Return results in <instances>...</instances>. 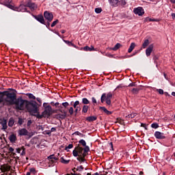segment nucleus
Listing matches in <instances>:
<instances>
[{"instance_id": "58836bf2", "label": "nucleus", "mask_w": 175, "mask_h": 175, "mask_svg": "<svg viewBox=\"0 0 175 175\" xmlns=\"http://www.w3.org/2000/svg\"><path fill=\"white\" fill-rule=\"evenodd\" d=\"M68 113L70 116H73V113H75V109H73V107H70L68 109Z\"/></svg>"}, {"instance_id": "5fc2aeb1", "label": "nucleus", "mask_w": 175, "mask_h": 175, "mask_svg": "<svg viewBox=\"0 0 175 175\" xmlns=\"http://www.w3.org/2000/svg\"><path fill=\"white\" fill-rule=\"evenodd\" d=\"M129 87H136V83H131L129 85Z\"/></svg>"}, {"instance_id": "13d9d810", "label": "nucleus", "mask_w": 175, "mask_h": 175, "mask_svg": "<svg viewBox=\"0 0 175 175\" xmlns=\"http://www.w3.org/2000/svg\"><path fill=\"white\" fill-rule=\"evenodd\" d=\"M141 126H142L143 128H145V129L147 131V126L146 125V124L142 123Z\"/></svg>"}, {"instance_id": "f03ea898", "label": "nucleus", "mask_w": 175, "mask_h": 175, "mask_svg": "<svg viewBox=\"0 0 175 175\" xmlns=\"http://www.w3.org/2000/svg\"><path fill=\"white\" fill-rule=\"evenodd\" d=\"M26 109L27 111L31 115L35 116L39 110V107H38V103L35 100L28 101L26 104Z\"/></svg>"}, {"instance_id": "8fccbe9b", "label": "nucleus", "mask_w": 175, "mask_h": 175, "mask_svg": "<svg viewBox=\"0 0 175 175\" xmlns=\"http://www.w3.org/2000/svg\"><path fill=\"white\" fill-rule=\"evenodd\" d=\"M92 102L94 105H96L97 102H96V98H95V97H92Z\"/></svg>"}, {"instance_id": "7ed1b4c3", "label": "nucleus", "mask_w": 175, "mask_h": 175, "mask_svg": "<svg viewBox=\"0 0 175 175\" xmlns=\"http://www.w3.org/2000/svg\"><path fill=\"white\" fill-rule=\"evenodd\" d=\"M111 98H113V93L111 92H109L107 94L106 93L103 94L100 98L101 103H104L105 100L107 105H111Z\"/></svg>"}, {"instance_id": "37998d69", "label": "nucleus", "mask_w": 175, "mask_h": 175, "mask_svg": "<svg viewBox=\"0 0 175 175\" xmlns=\"http://www.w3.org/2000/svg\"><path fill=\"white\" fill-rule=\"evenodd\" d=\"M84 147L85 148H83V152H85V154H86V152H88V151H90V147L87 145Z\"/></svg>"}, {"instance_id": "de8ad7c7", "label": "nucleus", "mask_w": 175, "mask_h": 175, "mask_svg": "<svg viewBox=\"0 0 175 175\" xmlns=\"http://www.w3.org/2000/svg\"><path fill=\"white\" fill-rule=\"evenodd\" d=\"M62 106H64V107H68V106H69V103L68 102H65V103H62Z\"/></svg>"}, {"instance_id": "4be33fe9", "label": "nucleus", "mask_w": 175, "mask_h": 175, "mask_svg": "<svg viewBox=\"0 0 175 175\" xmlns=\"http://www.w3.org/2000/svg\"><path fill=\"white\" fill-rule=\"evenodd\" d=\"M49 159L51 162V163H54L55 161H58V159L54 156V154L50 155L49 157Z\"/></svg>"}, {"instance_id": "412c9836", "label": "nucleus", "mask_w": 175, "mask_h": 175, "mask_svg": "<svg viewBox=\"0 0 175 175\" xmlns=\"http://www.w3.org/2000/svg\"><path fill=\"white\" fill-rule=\"evenodd\" d=\"M100 110H103V111L104 113H105V114H107V116H110L111 114H113V111H110L109 110H107V109H106V107H100Z\"/></svg>"}, {"instance_id": "4d7b16f0", "label": "nucleus", "mask_w": 175, "mask_h": 175, "mask_svg": "<svg viewBox=\"0 0 175 175\" xmlns=\"http://www.w3.org/2000/svg\"><path fill=\"white\" fill-rule=\"evenodd\" d=\"M23 119H19L18 124H19V125H23Z\"/></svg>"}, {"instance_id": "dca6fc26", "label": "nucleus", "mask_w": 175, "mask_h": 175, "mask_svg": "<svg viewBox=\"0 0 175 175\" xmlns=\"http://www.w3.org/2000/svg\"><path fill=\"white\" fill-rule=\"evenodd\" d=\"M0 170L2 172V173H5V172H9V170H10V166L4 164L1 166Z\"/></svg>"}, {"instance_id": "f8f14e48", "label": "nucleus", "mask_w": 175, "mask_h": 175, "mask_svg": "<svg viewBox=\"0 0 175 175\" xmlns=\"http://www.w3.org/2000/svg\"><path fill=\"white\" fill-rule=\"evenodd\" d=\"M152 50H154V45L150 44L146 50V57H150L151 55V53H152Z\"/></svg>"}, {"instance_id": "79ce46f5", "label": "nucleus", "mask_w": 175, "mask_h": 175, "mask_svg": "<svg viewBox=\"0 0 175 175\" xmlns=\"http://www.w3.org/2000/svg\"><path fill=\"white\" fill-rule=\"evenodd\" d=\"M27 96H28V98L29 99H36V97L35 96H33V94L29 93L27 94Z\"/></svg>"}, {"instance_id": "2f4dec72", "label": "nucleus", "mask_w": 175, "mask_h": 175, "mask_svg": "<svg viewBox=\"0 0 175 175\" xmlns=\"http://www.w3.org/2000/svg\"><path fill=\"white\" fill-rule=\"evenodd\" d=\"M70 162V160H65L64 157H61V163H64V165H68Z\"/></svg>"}, {"instance_id": "69168bd1", "label": "nucleus", "mask_w": 175, "mask_h": 175, "mask_svg": "<svg viewBox=\"0 0 175 175\" xmlns=\"http://www.w3.org/2000/svg\"><path fill=\"white\" fill-rule=\"evenodd\" d=\"M171 16H172V18H175V14L174 13H172V14H171Z\"/></svg>"}, {"instance_id": "72a5a7b5", "label": "nucleus", "mask_w": 175, "mask_h": 175, "mask_svg": "<svg viewBox=\"0 0 175 175\" xmlns=\"http://www.w3.org/2000/svg\"><path fill=\"white\" fill-rule=\"evenodd\" d=\"M74 135H77V136H81V137H85V135H84L79 131H75L74 133Z\"/></svg>"}, {"instance_id": "09e8293b", "label": "nucleus", "mask_w": 175, "mask_h": 175, "mask_svg": "<svg viewBox=\"0 0 175 175\" xmlns=\"http://www.w3.org/2000/svg\"><path fill=\"white\" fill-rule=\"evenodd\" d=\"M157 91L160 94V95H163V90L162 89H157Z\"/></svg>"}, {"instance_id": "bb28decb", "label": "nucleus", "mask_w": 175, "mask_h": 175, "mask_svg": "<svg viewBox=\"0 0 175 175\" xmlns=\"http://www.w3.org/2000/svg\"><path fill=\"white\" fill-rule=\"evenodd\" d=\"M148 21H155V22L157 23L158 21H159V20L155 19V18H151L146 17V18L144 19V23H148Z\"/></svg>"}, {"instance_id": "a18cd8bd", "label": "nucleus", "mask_w": 175, "mask_h": 175, "mask_svg": "<svg viewBox=\"0 0 175 175\" xmlns=\"http://www.w3.org/2000/svg\"><path fill=\"white\" fill-rule=\"evenodd\" d=\"M152 128H154V129H157V128L159 127V125L158 123H153L151 124Z\"/></svg>"}, {"instance_id": "5701e85b", "label": "nucleus", "mask_w": 175, "mask_h": 175, "mask_svg": "<svg viewBox=\"0 0 175 175\" xmlns=\"http://www.w3.org/2000/svg\"><path fill=\"white\" fill-rule=\"evenodd\" d=\"M135 47H136V44L135 42H132L128 49V53H131V51H133L135 49Z\"/></svg>"}, {"instance_id": "ddd939ff", "label": "nucleus", "mask_w": 175, "mask_h": 175, "mask_svg": "<svg viewBox=\"0 0 175 175\" xmlns=\"http://www.w3.org/2000/svg\"><path fill=\"white\" fill-rule=\"evenodd\" d=\"M60 111L62 113H58L57 115V118H60V120H65V118H66V116H67L68 113L66 112V111H63V110H60Z\"/></svg>"}, {"instance_id": "f257e3e1", "label": "nucleus", "mask_w": 175, "mask_h": 175, "mask_svg": "<svg viewBox=\"0 0 175 175\" xmlns=\"http://www.w3.org/2000/svg\"><path fill=\"white\" fill-rule=\"evenodd\" d=\"M4 102L8 105H14L16 110H25L27 100L23 99V97L17 98V91L14 89L9 88L8 90L3 92Z\"/></svg>"}, {"instance_id": "c9c22d12", "label": "nucleus", "mask_w": 175, "mask_h": 175, "mask_svg": "<svg viewBox=\"0 0 175 175\" xmlns=\"http://www.w3.org/2000/svg\"><path fill=\"white\" fill-rule=\"evenodd\" d=\"M139 91H140V89L139 88H133L131 90L132 94H139Z\"/></svg>"}, {"instance_id": "680f3d73", "label": "nucleus", "mask_w": 175, "mask_h": 175, "mask_svg": "<svg viewBox=\"0 0 175 175\" xmlns=\"http://www.w3.org/2000/svg\"><path fill=\"white\" fill-rule=\"evenodd\" d=\"M7 6L10 8V9H14V6L12 5L11 4H8L7 5Z\"/></svg>"}, {"instance_id": "f3484780", "label": "nucleus", "mask_w": 175, "mask_h": 175, "mask_svg": "<svg viewBox=\"0 0 175 175\" xmlns=\"http://www.w3.org/2000/svg\"><path fill=\"white\" fill-rule=\"evenodd\" d=\"M8 139L10 143H16L17 140V135H16V134H12L9 136Z\"/></svg>"}, {"instance_id": "774afa93", "label": "nucleus", "mask_w": 175, "mask_h": 175, "mask_svg": "<svg viewBox=\"0 0 175 175\" xmlns=\"http://www.w3.org/2000/svg\"><path fill=\"white\" fill-rule=\"evenodd\" d=\"M25 175H31L30 171L29 172H27Z\"/></svg>"}, {"instance_id": "4468645a", "label": "nucleus", "mask_w": 175, "mask_h": 175, "mask_svg": "<svg viewBox=\"0 0 175 175\" xmlns=\"http://www.w3.org/2000/svg\"><path fill=\"white\" fill-rule=\"evenodd\" d=\"M78 50H83V51H95V48H94V46H91V47L86 46L85 47L79 48Z\"/></svg>"}, {"instance_id": "9d476101", "label": "nucleus", "mask_w": 175, "mask_h": 175, "mask_svg": "<svg viewBox=\"0 0 175 175\" xmlns=\"http://www.w3.org/2000/svg\"><path fill=\"white\" fill-rule=\"evenodd\" d=\"M28 130L27 129H21L18 131V136H28Z\"/></svg>"}, {"instance_id": "0eeeda50", "label": "nucleus", "mask_w": 175, "mask_h": 175, "mask_svg": "<svg viewBox=\"0 0 175 175\" xmlns=\"http://www.w3.org/2000/svg\"><path fill=\"white\" fill-rule=\"evenodd\" d=\"M73 107L75 109V113L77 114L79 111H81V107H80V101L76 100L73 104Z\"/></svg>"}, {"instance_id": "864d4df0", "label": "nucleus", "mask_w": 175, "mask_h": 175, "mask_svg": "<svg viewBox=\"0 0 175 175\" xmlns=\"http://www.w3.org/2000/svg\"><path fill=\"white\" fill-rule=\"evenodd\" d=\"M22 152L21 153V155H25V148L24 147L22 148Z\"/></svg>"}, {"instance_id": "2eb2a0df", "label": "nucleus", "mask_w": 175, "mask_h": 175, "mask_svg": "<svg viewBox=\"0 0 175 175\" xmlns=\"http://www.w3.org/2000/svg\"><path fill=\"white\" fill-rule=\"evenodd\" d=\"M27 8H29V9L33 12V10H36L38 9V5L35 4L34 3L28 2L27 4Z\"/></svg>"}, {"instance_id": "e2e57ef3", "label": "nucleus", "mask_w": 175, "mask_h": 175, "mask_svg": "<svg viewBox=\"0 0 175 175\" xmlns=\"http://www.w3.org/2000/svg\"><path fill=\"white\" fill-rule=\"evenodd\" d=\"M36 100L38 101L39 103H42V99L40 98H36Z\"/></svg>"}, {"instance_id": "4c0bfd02", "label": "nucleus", "mask_w": 175, "mask_h": 175, "mask_svg": "<svg viewBox=\"0 0 175 175\" xmlns=\"http://www.w3.org/2000/svg\"><path fill=\"white\" fill-rule=\"evenodd\" d=\"M87 154H84L83 156H79V158H77L78 161H81V162H84V161H85V159L84 158H85V156Z\"/></svg>"}, {"instance_id": "603ef678", "label": "nucleus", "mask_w": 175, "mask_h": 175, "mask_svg": "<svg viewBox=\"0 0 175 175\" xmlns=\"http://www.w3.org/2000/svg\"><path fill=\"white\" fill-rule=\"evenodd\" d=\"M8 151L13 154V152L14 151V148H13L12 147H9L8 148Z\"/></svg>"}, {"instance_id": "3c124183", "label": "nucleus", "mask_w": 175, "mask_h": 175, "mask_svg": "<svg viewBox=\"0 0 175 175\" xmlns=\"http://www.w3.org/2000/svg\"><path fill=\"white\" fill-rule=\"evenodd\" d=\"M129 117L131 118H135V117H136V113H132L131 114L129 115Z\"/></svg>"}, {"instance_id": "f704fd0d", "label": "nucleus", "mask_w": 175, "mask_h": 175, "mask_svg": "<svg viewBox=\"0 0 175 175\" xmlns=\"http://www.w3.org/2000/svg\"><path fill=\"white\" fill-rule=\"evenodd\" d=\"M79 144H81V146H83V147H85L87 146V143L85 142V140L84 139H81L79 142Z\"/></svg>"}, {"instance_id": "0e129e2a", "label": "nucleus", "mask_w": 175, "mask_h": 175, "mask_svg": "<svg viewBox=\"0 0 175 175\" xmlns=\"http://www.w3.org/2000/svg\"><path fill=\"white\" fill-rule=\"evenodd\" d=\"M47 103H43V107H44V109H46V107H47Z\"/></svg>"}, {"instance_id": "a211bd4d", "label": "nucleus", "mask_w": 175, "mask_h": 175, "mask_svg": "<svg viewBox=\"0 0 175 175\" xmlns=\"http://www.w3.org/2000/svg\"><path fill=\"white\" fill-rule=\"evenodd\" d=\"M3 131H6L8 129V121L6 119H3L1 122Z\"/></svg>"}, {"instance_id": "bf43d9fd", "label": "nucleus", "mask_w": 175, "mask_h": 175, "mask_svg": "<svg viewBox=\"0 0 175 175\" xmlns=\"http://www.w3.org/2000/svg\"><path fill=\"white\" fill-rule=\"evenodd\" d=\"M57 131V129L55 127H52L51 129V132H56Z\"/></svg>"}, {"instance_id": "6e6552de", "label": "nucleus", "mask_w": 175, "mask_h": 175, "mask_svg": "<svg viewBox=\"0 0 175 175\" xmlns=\"http://www.w3.org/2000/svg\"><path fill=\"white\" fill-rule=\"evenodd\" d=\"M34 18L38 21V23H40V24H43L44 25H46V22L44 21V18L43 17V15L38 14L33 16Z\"/></svg>"}, {"instance_id": "1a4fd4ad", "label": "nucleus", "mask_w": 175, "mask_h": 175, "mask_svg": "<svg viewBox=\"0 0 175 175\" xmlns=\"http://www.w3.org/2000/svg\"><path fill=\"white\" fill-rule=\"evenodd\" d=\"M133 12L138 16H143L144 14V9L142 7H138L133 10Z\"/></svg>"}, {"instance_id": "a878e982", "label": "nucleus", "mask_w": 175, "mask_h": 175, "mask_svg": "<svg viewBox=\"0 0 175 175\" xmlns=\"http://www.w3.org/2000/svg\"><path fill=\"white\" fill-rule=\"evenodd\" d=\"M122 45L120 43H117L113 48H111V50H113V51H117L120 47H121Z\"/></svg>"}, {"instance_id": "cd10ccee", "label": "nucleus", "mask_w": 175, "mask_h": 175, "mask_svg": "<svg viewBox=\"0 0 175 175\" xmlns=\"http://www.w3.org/2000/svg\"><path fill=\"white\" fill-rule=\"evenodd\" d=\"M126 5V0H120L118 3V6H122L124 8Z\"/></svg>"}, {"instance_id": "aec40b11", "label": "nucleus", "mask_w": 175, "mask_h": 175, "mask_svg": "<svg viewBox=\"0 0 175 175\" xmlns=\"http://www.w3.org/2000/svg\"><path fill=\"white\" fill-rule=\"evenodd\" d=\"M64 43L68 45L70 47H74L75 49H79V46H76L75 44L72 43V42L66 40H64Z\"/></svg>"}, {"instance_id": "20e7f679", "label": "nucleus", "mask_w": 175, "mask_h": 175, "mask_svg": "<svg viewBox=\"0 0 175 175\" xmlns=\"http://www.w3.org/2000/svg\"><path fill=\"white\" fill-rule=\"evenodd\" d=\"M73 157H82L83 155H87L85 152H84V148L77 146L75 150L72 151Z\"/></svg>"}, {"instance_id": "a19ab883", "label": "nucleus", "mask_w": 175, "mask_h": 175, "mask_svg": "<svg viewBox=\"0 0 175 175\" xmlns=\"http://www.w3.org/2000/svg\"><path fill=\"white\" fill-rule=\"evenodd\" d=\"M19 9L21 12H27V8L25 5H20Z\"/></svg>"}, {"instance_id": "7c9ffc66", "label": "nucleus", "mask_w": 175, "mask_h": 175, "mask_svg": "<svg viewBox=\"0 0 175 175\" xmlns=\"http://www.w3.org/2000/svg\"><path fill=\"white\" fill-rule=\"evenodd\" d=\"M148 44H150V41L148 40H145L142 44V49H146Z\"/></svg>"}, {"instance_id": "c756f323", "label": "nucleus", "mask_w": 175, "mask_h": 175, "mask_svg": "<svg viewBox=\"0 0 175 175\" xmlns=\"http://www.w3.org/2000/svg\"><path fill=\"white\" fill-rule=\"evenodd\" d=\"M82 104L83 105H90V101L88 100V99L87 98H82Z\"/></svg>"}, {"instance_id": "c03bdc74", "label": "nucleus", "mask_w": 175, "mask_h": 175, "mask_svg": "<svg viewBox=\"0 0 175 175\" xmlns=\"http://www.w3.org/2000/svg\"><path fill=\"white\" fill-rule=\"evenodd\" d=\"M95 12L97 13V14H99V13H102V8H96Z\"/></svg>"}, {"instance_id": "6e6d98bb", "label": "nucleus", "mask_w": 175, "mask_h": 175, "mask_svg": "<svg viewBox=\"0 0 175 175\" xmlns=\"http://www.w3.org/2000/svg\"><path fill=\"white\" fill-rule=\"evenodd\" d=\"M31 124H32V120H28L27 121V126H30Z\"/></svg>"}, {"instance_id": "9b49d317", "label": "nucleus", "mask_w": 175, "mask_h": 175, "mask_svg": "<svg viewBox=\"0 0 175 175\" xmlns=\"http://www.w3.org/2000/svg\"><path fill=\"white\" fill-rule=\"evenodd\" d=\"M154 137H156V139H166L165 134L159 131H156L154 133Z\"/></svg>"}, {"instance_id": "ea45409f", "label": "nucleus", "mask_w": 175, "mask_h": 175, "mask_svg": "<svg viewBox=\"0 0 175 175\" xmlns=\"http://www.w3.org/2000/svg\"><path fill=\"white\" fill-rule=\"evenodd\" d=\"M30 173H32V174H36L38 172L36 171V169L35 167H31L29 169Z\"/></svg>"}, {"instance_id": "39448f33", "label": "nucleus", "mask_w": 175, "mask_h": 175, "mask_svg": "<svg viewBox=\"0 0 175 175\" xmlns=\"http://www.w3.org/2000/svg\"><path fill=\"white\" fill-rule=\"evenodd\" d=\"M44 118H49L51 114H53V108L50 105H47L44 108V111L42 112Z\"/></svg>"}, {"instance_id": "b1692460", "label": "nucleus", "mask_w": 175, "mask_h": 175, "mask_svg": "<svg viewBox=\"0 0 175 175\" xmlns=\"http://www.w3.org/2000/svg\"><path fill=\"white\" fill-rule=\"evenodd\" d=\"M96 116H89L86 118V121H89V122H91L92 121H96Z\"/></svg>"}, {"instance_id": "052dcab7", "label": "nucleus", "mask_w": 175, "mask_h": 175, "mask_svg": "<svg viewBox=\"0 0 175 175\" xmlns=\"http://www.w3.org/2000/svg\"><path fill=\"white\" fill-rule=\"evenodd\" d=\"M16 152H17L18 154H20V153L21 152V148H16Z\"/></svg>"}, {"instance_id": "338daca9", "label": "nucleus", "mask_w": 175, "mask_h": 175, "mask_svg": "<svg viewBox=\"0 0 175 175\" xmlns=\"http://www.w3.org/2000/svg\"><path fill=\"white\" fill-rule=\"evenodd\" d=\"M46 25V27L49 28V27H50V22H48L47 25Z\"/></svg>"}, {"instance_id": "6ab92c4d", "label": "nucleus", "mask_w": 175, "mask_h": 175, "mask_svg": "<svg viewBox=\"0 0 175 175\" xmlns=\"http://www.w3.org/2000/svg\"><path fill=\"white\" fill-rule=\"evenodd\" d=\"M109 2L111 6H113V8H117V6H118L120 0H109Z\"/></svg>"}, {"instance_id": "c85d7f7f", "label": "nucleus", "mask_w": 175, "mask_h": 175, "mask_svg": "<svg viewBox=\"0 0 175 175\" xmlns=\"http://www.w3.org/2000/svg\"><path fill=\"white\" fill-rule=\"evenodd\" d=\"M88 109H90V106L88 105H83L82 107V113H87L88 111Z\"/></svg>"}, {"instance_id": "473e14b6", "label": "nucleus", "mask_w": 175, "mask_h": 175, "mask_svg": "<svg viewBox=\"0 0 175 175\" xmlns=\"http://www.w3.org/2000/svg\"><path fill=\"white\" fill-rule=\"evenodd\" d=\"M70 148H73V144H70L68 146H66L64 150L66 151H67V152H69V150H70Z\"/></svg>"}, {"instance_id": "e433bc0d", "label": "nucleus", "mask_w": 175, "mask_h": 175, "mask_svg": "<svg viewBox=\"0 0 175 175\" xmlns=\"http://www.w3.org/2000/svg\"><path fill=\"white\" fill-rule=\"evenodd\" d=\"M13 125H14V120L13 119H10L9 122H8V126L12 127L13 126Z\"/></svg>"}, {"instance_id": "423d86ee", "label": "nucleus", "mask_w": 175, "mask_h": 175, "mask_svg": "<svg viewBox=\"0 0 175 175\" xmlns=\"http://www.w3.org/2000/svg\"><path fill=\"white\" fill-rule=\"evenodd\" d=\"M44 17L45 20L47 21V23H51V21H53V18H54V15L49 11H45L44 12Z\"/></svg>"}, {"instance_id": "49530a36", "label": "nucleus", "mask_w": 175, "mask_h": 175, "mask_svg": "<svg viewBox=\"0 0 175 175\" xmlns=\"http://www.w3.org/2000/svg\"><path fill=\"white\" fill-rule=\"evenodd\" d=\"M58 19H57L56 21H53V23H52V24L51 25V27H55V25H57V24H58Z\"/></svg>"}, {"instance_id": "393cba45", "label": "nucleus", "mask_w": 175, "mask_h": 175, "mask_svg": "<svg viewBox=\"0 0 175 175\" xmlns=\"http://www.w3.org/2000/svg\"><path fill=\"white\" fill-rule=\"evenodd\" d=\"M35 117H36L37 118L39 119H42L43 118V117L44 118V116H43V113H42V114L40 115V113H39V109H38V112L34 113Z\"/></svg>"}]
</instances>
